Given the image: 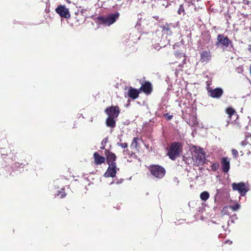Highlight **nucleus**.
<instances>
[{
  "mask_svg": "<svg viewBox=\"0 0 251 251\" xmlns=\"http://www.w3.org/2000/svg\"><path fill=\"white\" fill-rule=\"evenodd\" d=\"M238 150H239L241 155H249L251 152V146L242 141L238 148Z\"/></svg>",
  "mask_w": 251,
  "mask_h": 251,
  "instance_id": "obj_13",
  "label": "nucleus"
},
{
  "mask_svg": "<svg viewBox=\"0 0 251 251\" xmlns=\"http://www.w3.org/2000/svg\"><path fill=\"white\" fill-rule=\"evenodd\" d=\"M139 139L137 138V137H135L133 138V139L132 140V143L131 144V148H137V147H138V141Z\"/></svg>",
  "mask_w": 251,
  "mask_h": 251,
  "instance_id": "obj_22",
  "label": "nucleus"
},
{
  "mask_svg": "<svg viewBox=\"0 0 251 251\" xmlns=\"http://www.w3.org/2000/svg\"><path fill=\"white\" fill-rule=\"evenodd\" d=\"M140 93V91L139 89L138 90L132 87H129L127 95L130 98L135 100L139 97Z\"/></svg>",
  "mask_w": 251,
  "mask_h": 251,
  "instance_id": "obj_17",
  "label": "nucleus"
},
{
  "mask_svg": "<svg viewBox=\"0 0 251 251\" xmlns=\"http://www.w3.org/2000/svg\"><path fill=\"white\" fill-rule=\"evenodd\" d=\"M232 189L234 191H238L242 196H244L248 191V186H246L244 182L233 183L232 184Z\"/></svg>",
  "mask_w": 251,
  "mask_h": 251,
  "instance_id": "obj_7",
  "label": "nucleus"
},
{
  "mask_svg": "<svg viewBox=\"0 0 251 251\" xmlns=\"http://www.w3.org/2000/svg\"><path fill=\"white\" fill-rule=\"evenodd\" d=\"M117 170H118L119 169H117L116 164L108 165V167L104 175V176L115 177L117 173Z\"/></svg>",
  "mask_w": 251,
  "mask_h": 251,
  "instance_id": "obj_12",
  "label": "nucleus"
},
{
  "mask_svg": "<svg viewBox=\"0 0 251 251\" xmlns=\"http://www.w3.org/2000/svg\"><path fill=\"white\" fill-rule=\"evenodd\" d=\"M219 164L218 162L213 163L211 166V170L213 171H216L219 168Z\"/></svg>",
  "mask_w": 251,
  "mask_h": 251,
  "instance_id": "obj_23",
  "label": "nucleus"
},
{
  "mask_svg": "<svg viewBox=\"0 0 251 251\" xmlns=\"http://www.w3.org/2000/svg\"><path fill=\"white\" fill-rule=\"evenodd\" d=\"M105 146H101V147H100V149H101V150H103V149H105Z\"/></svg>",
  "mask_w": 251,
  "mask_h": 251,
  "instance_id": "obj_37",
  "label": "nucleus"
},
{
  "mask_svg": "<svg viewBox=\"0 0 251 251\" xmlns=\"http://www.w3.org/2000/svg\"><path fill=\"white\" fill-rule=\"evenodd\" d=\"M140 83L141 85L139 88L140 92H143L147 95H150L152 93L153 88L151 82L145 81L142 83L140 82Z\"/></svg>",
  "mask_w": 251,
  "mask_h": 251,
  "instance_id": "obj_9",
  "label": "nucleus"
},
{
  "mask_svg": "<svg viewBox=\"0 0 251 251\" xmlns=\"http://www.w3.org/2000/svg\"><path fill=\"white\" fill-rule=\"evenodd\" d=\"M215 45L223 49H226L229 47L233 48L232 41L224 34H218L217 37V42Z\"/></svg>",
  "mask_w": 251,
  "mask_h": 251,
  "instance_id": "obj_3",
  "label": "nucleus"
},
{
  "mask_svg": "<svg viewBox=\"0 0 251 251\" xmlns=\"http://www.w3.org/2000/svg\"><path fill=\"white\" fill-rule=\"evenodd\" d=\"M104 154L105 156V160L108 165L116 164V160L117 156L115 153L109 150L105 149Z\"/></svg>",
  "mask_w": 251,
  "mask_h": 251,
  "instance_id": "obj_10",
  "label": "nucleus"
},
{
  "mask_svg": "<svg viewBox=\"0 0 251 251\" xmlns=\"http://www.w3.org/2000/svg\"><path fill=\"white\" fill-rule=\"evenodd\" d=\"M250 74H251V68H250Z\"/></svg>",
  "mask_w": 251,
  "mask_h": 251,
  "instance_id": "obj_38",
  "label": "nucleus"
},
{
  "mask_svg": "<svg viewBox=\"0 0 251 251\" xmlns=\"http://www.w3.org/2000/svg\"><path fill=\"white\" fill-rule=\"evenodd\" d=\"M57 196L61 195L60 196V198H64L66 196V193L65 192L64 189H62L61 191H58L57 194Z\"/></svg>",
  "mask_w": 251,
  "mask_h": 251,
  "instance_id": "obj_25",
  "label": "nucleus"
},
{
  "mask_svg": "<svg viewBox=\"0 0 251 251\" xmlns=\"http://www.w3.org/2000/svg\"><path fill=\"white\" fill-rule=\"evenodd\" d=\"M120 13L118 12L110 14L107 16H99L97 20L99 23L106 26H110L113 24L119 18Z\"/></svg>",
  "mask_w": 251,
  "mask_h": 251,
  "instance_id": "obj_2",
  "label": "nucleus"
},
{
  "mask_svg": "<svg viewBox=\"0 0 251 251\" xmlns=\"http://www.w3.org/2000/svg\"><path fill=\"white\" fill-rule=\"evenodd\" d=\"M183 115L185 117V118H186V119H189V120H190V118H189V114H187L186 112L185 113V114H184L183 112Z\"/></svg>",
  "mask_w": 251,
  "mask_h": 251,
  "instance_id": "obj_32",
  "label": "nucleus"
},
{
  "mask_svg": "<svg viewBox=\"0 0 251 251\" xmlns=\"http://www.w3.org/2000/svg\"><path fill=\"white\" fill-rule=\"evenodd\" d=\"M117 145L119 147H121L122 148H126L128 146V144L126 143H117Z\"/></svg>",
  "mask_w": 251,
  "mask_h": 251,
  "instance_id": "obj_26",
  "label": "nucleus"
},
{
  "mask_svg": "<svg viewBox=\"0 0 251 251\" xmlns=\"http://www.w3.org/2000/svg\"><path fill=\"white\" fill-rule=\"evenodd\" d=\"M248 50L251 53V45H248Z\"/></svg>",
  "mask_w": 251,
  "mask_h": 251,
  "instance_id": "obj_34",
  "label": "nucleus"
},
{
  "mask_svg": "<svg viewBox=\"0 0 251 251\" xmlns=\"http://www.w3.org/2000/svg\"><path fill=\"white\" fill-rule=\"evenodd\" d=\"M55 11L61 18L68 19L71 17L69 10L65 5H59Z\"/></svg>",
  "mask_w": 251,
  "mask_h": 251,
  "instance_id": "obj_8",
  "label": "nucleus"
},
{
  "mask_svg": "<svg viewBox=\"0 0 251 251\" xmlns=\"http://www.w3.org/2000/svg\"><path fill=\"white\" fill-rule=\"evenodd\" d=\"M163 116L168 121L170 120L171 119H172V118L173 117V115H170L168 113L164 114H163Z\"/></svg>",
  "mask_w": 251,
  "mask_h": 251,
  "instance_id": "obj_27",
  "label": "nucleus"
},
{
  "mask_svg": "<svg viewBox=\"0 0 251 251\" xmlns=\"http://www.w3.org/2000/svg\"><path fill=\"white\" fill-rule=\"evenodd\" d=\"M205 152L201 148L196 149L194 151L193 159H195L199 165H203L205 160Z\"/></svg>",
  "mask_w": 251,
  "mask_h": 251,
  "instance_id": "obj_6",
  "label": "nucleus"
},
{
  "mask_svg": "<svg viewBox=\"0 0 251 251\" xmlns=\"http://www.w3.org/2000/svg\"><path fill=\"white\" fill-rule=\"evenodd\" d=\"M243 2L246 4H249V1L248 0H243Z\"/></svg>",
  "mask_w": 251,
  "mask_h": 251,
  "instance_id": "obj_35",
  "label": "nucleus"
},
{
  "mask_svg": "<svg viewBox=\"0 0 251 251\" xmlns=\"http://www.w3.org/2000/svg\"><path fill=\"white\" fill-rule=\"evenodd\" d=\"M222 170L224 173H227L230 169V159L227 157H224L221 160Z\"/></svg>",
  "mask_w": 251,
  "mask_h": 251,
  "instance_id": "obj_15",
  "label": "nucleus"
},
{
  "mask_svg": "<svg viewBox=\"0 0 251 251\" xmlns=\"http://www.w3.org/2000/svg\"><path fill=\"white\" fill-rule=\"evenodd\" d=\"M226 113L227 115L228 122H235L238 118L236 111H226Z\"/></svg>",
  "mask_w": 251,
  "mask_h": 251,
  "instance_id": "obj_18",
  "label": "nucleus"
},
{
  "mask_svg": "<svg viewBox=\"0 0 251 251\" xmlns=\"http://www.w3.org/2000/svg\"><path fill=\"white\" fill-rule=\"evenodd\" d=\"M229 208H231L234 211H236L239 209L240 204L238 203H236L234 205H229Z\"/></svg>",
  "mask_w": 251,
  "mask_h": 251,
  "instance_id": "obj_24",
  "label": "nucleus"
},
{
  "mask_svg": "<svg viewBox=\"0 0 251 251\" xmlns=\"http://www.w3.org/2000/svg\"><path fill=\"white\" fill-rule=\"evenodd\" d=\"M108 137H105V138H104V139L102 140V141H101V146H106V143H107V141H108Z\"/></svg>",
  "mask_w": 251,
  "mask_h": 251,
  "instance_id": "obj_30",
  "label": "nucleus"
},
{
  "mask_svg": "<svg viewBox=\"0 0 251 251\" xmlns=\"http://www.w3.org/2000/svg\"><path fill=\"white\" fill-rule=\"evenodd\" d=\"M209 198V194L207 191H203L200 194V198L202 201H206Z\"/></svg>",
  "mask_w": 251,
  "mask_h": 251,
  "instance_id": "obj_20",
  "label": "nucleus"
},
{
  "mask_svg": "<svg viewBox=\"0 0 251 251\" xmlns=\"http://www.w3.org/2000/svg\"><path fill=\"white\" fill-rule=\"evenodd\" d=\"M149 170L152 176L158 179L162 178L165 175V169L159 165H151L149 167Z\"/></svg>",
  "mask_w": 251,
  "mask_h": 251,
  "instance_id": "obj_4",
  "label": "nucleus"
},
{
  "mask_svg": "<svg viewBox=\"0 0 251 251\" xmlns=\"http://www.w3.org/2000/svg\"><path fill=\"white\" fill-rule=\"evenodd\" d=\"M211 59V52L210 50H202L200 52V59L201 63H207Z\"/></svg>",
  "mask_w": 251,
  "mask_h": 251,
  "instance_id": "obj_14",
  "label": "nucleus"
},
{
  "mask_svg": "<svg viewBox=\"0 0 251 251\" xmlns=\"http://www.w3.org/2000/svg\"><path fill=\"white\" fill-rule=\"evenodd\" d=\"M182 145L179 142H175L172 143L169 147L168 155L173 160L178 157L182 151Z\"/></svg>",
  "mask_w": 251,
  "mask_h": 251,
  "instance_id": "obj_1",
  "label": "nucleus"
},
{
  "mask_svg": "<svg viewBox=\"0 0 251 251\" xmlns=\"http://www.w3.org/2000/svg\"><path fill=\"white\" fill-rule=\"evenodd\" d=\"M231 152L234 157L236 158L238 155V152L237 150L235 149H232L231 150Z\"/></svg>",
  "mask_w": 251,
  "mask_h": 251,
  "instance_id": "obj_28",
  "label": "nucleus"
},
{
  "mask_svg": "<svg viewBox=\"0 0 251 251\" xmlns=\"http://www.w3.org/2000/svg\"><path fill=\"white\" fill-rule=\"evenodd\" d=\"M228 208H229V206H225L222 211V213H224V214H226V212H227Z\"/></svg>",
  "mask_w": 251,
  "mask_h": 251,
  "instance_id": "obj_31",
  "label": "nucleus"
},
{
  "mask_svg": "<svg viewBox=\"0 0 251 251\" xmlns=\"http://www.w3.org/2000/svg\"><path fill=\"white\" fill-rule=\"evenodd\" d=\"M94 163L95 165L98 166L104 163L105 161V158L104 156L100 155L98 152H95L93 154Z\"/></svg>",
  "mask_w": 251,
  "mask_h": 251,
  "instance_id": "obj_16",
  "label": "nucleus"
},
{
  "mask_svg": "<svg viewBox=\"0 0 251 251\" xmlns=\"http://www.w3.org/2000/svg\"><path fill=\"white\" fill-rule=\"evenodd\" d=\"M174 27V26L172 24H166L162 27V32L164 34L171 35L172 34V28Z\"/></svg>",
  "mask_w": 251,
  "mask_h": 251,
  "instance_id": "obj_19",
  "label": "nucleus"
},
{
  "mask_svg": "<svg viewBox=\"0 0 251 251\" xmlns=\"http://www.w3.org/2000/svg\"><path fill=\"white\" fill-rule=\"evenodd\" d=\"M105 110H119V107L118 106H111L106 108Z\"/></svg>",
  "mask_w": 251,
  "mask_h": 251,
  "instance_id": "obj_29",
  "label": "nucleus"
},
{
  "mask_svg": "<svg viewBox=\"0 0 251 251\" xmlns=\"http://www.w3.org/2000/svg\"><path fill=\"white\" fill-rule=\"evenodd\" d=\"M108 117L106 120V126L113 128L116 126V119L118 117L120 111H105Z\"/></svg>",
  "mask_w": 251,
  "mask_h": 251,
  "instance_id": "obj_5",
  "label": "nucleus"
},
{
  "mask_svg": "<svg viewBox=\"0 0 251 251\" xmlns=\"http://www.w3.org/2000/svg\"><path fill=\"white\" fill-rule=\"evenodd\" d=\"M208 96L213 98H220L223 94L224 91L221 88H216L214 89L211 88H207Z\"/></svg>",
  "mask_w": 251,
  "mask_h": 251,
  "instance_id": "obj_11",
  "label": "nucleus"
},
{
  "mask_svg": "<svg viewBox=\"0 0 251 251\" xmlns=\"http://www.w3.org/2000/svg\"><path fill=\"white\" fill-rule=\"evenodd\" d=\"M226 110H234V109L232 108H231V107H229V108H226Z\"/></svg>",
  "mask_w": 251,
  "mask_h": 251,
  "instance_id": "obj_36",
  "label": "nucleus"
},
{
  "mask_svg": "<svg viewBox=\"0 0 251 251\" xmlns=\"http://www.w3.org/2000/svg\"><path fill=\"white\" fill-rule=\"evenodd\" d=\"M192 114L193 115H192V121H195L196 120V117H195V113L194 111H193Z\"/></svg>",
  "mask_w": 251,
  "mask_h": 251,
  "instance_id": "obj_33",
  "label": "nucleus"
},
{
  "mask_svg": "<svg viewBox=\"0 0 251 251\" xmlns=\"http://www.w3.org/2000/svg\"><path fill=\"white\" fill-rule=\"evenodd\" d=\"M244 142H245L247 144L251 146V134L249 133H247L245 136V139L244 141H243Z\"/></svg>",
  "mask_w": 251,
  "mask_h": 251,
  "instance_id": "obj_21",
  "label": "nucleus"
}]
</instances>
